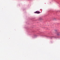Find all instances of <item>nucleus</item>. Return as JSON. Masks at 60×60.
<instances>
[{
	"mask_svg": "<svg viewBox=\"0 0 60 60\" xmlns=\"http://www.w3.org/2000/svg\"><path fill=\"white\" fill-rule=\"evenodd\" d=\"M54 38H56V37H54Z\"/></svg>",
	"mask_w": 60,
	"mask_h": 60,
	"instance_id": "3",
	"label": "nucleus"
},
{
	"mask_svg": "<svg viewBox=\"0 0 60 60\" xmlns=\"http://www.w3.org/2000/svg\"><path fill=\"white\" fill-rule=\"evenodd\" d=\"M57 35H58V36H59V35H60V34H59V33H58L57 34Z\"/></svg>",
	"mask_w": 60,
	"mask_h": 60,
	"instance_id": "2",
	"label": "nucleus"
},
{
	"mask_svg": "<svg viewBox=\"0 0 60 60\" xmlns=\"http://www.w3.org/2000/svg\"><path fill=\"white\" fill-rule=\"evenodd\" d=\"M35 13H37L38 14H39V13H40V12L39 11H36L34 12Z\"/></svg>",
	"mask_w": 60,
	"mask_h": 60,
	"instance_id": "1",
	"label": "nucleus"
}]
</instances>
